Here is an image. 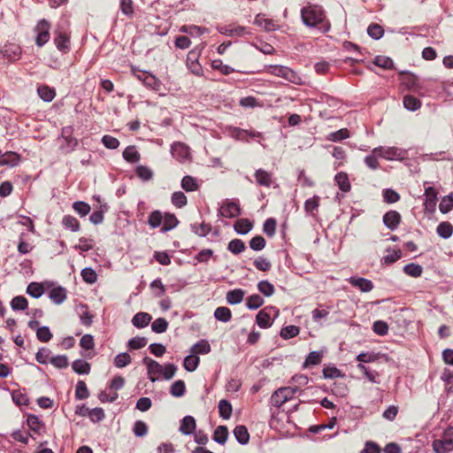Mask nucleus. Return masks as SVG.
<instances>
[{
  "mask_svg": "<svg viewBox=\"0 0 453 453\" xmlns=\"http://www.w3.org/2000/svg\"><path fill=\"white\" fill-rule=\"evenodd\" d=\"M301 17L303 23L308 27H317L322 25L324 31H327L330 25L326 22L324 24L326 14L319 5H309L301 10Z\"/></svg>",
  "mask_w": 453,
  "mask_h": 453,
  "instance_id": "obj_1",
  "label": "nucleus"
},
{
  "mask_svg": "<svg viewBox=\"0 0 453 453\" xmlns=\"http://www.w3.org/2000/svg\"><path fill=\"white\" fill-rule=\"evenodd\" d=\"M432 446L436 453H447L453 450V426H448L442 437L434 440Z\"/></svg>",
  "mask_w": 453,
  "mask_h": 453,
  "instance_id": "obj_2",
  "label": "nucleus"
},
{
  "mask_svg": "<svg viewBox=\"0 0 453 453\" xmlns=\"http://www.w3.org/2000/svg\"><path fill=\"white\" fill-rule=\"evenodd\" d=\"M298 389V387H282L278 388L271 396L272 404L280 408L285 403L293 399Z\"/></svg>",
  "mask_w": 453,
  "mask_h": 453,
  "instance_id": "obj_3",
  "label": "nucleus"
},
{
  "mask_svg": "<svg viewBox=\"0 0 453 453\" xmlns=\"http://www.w3.org/2000/svg\"><path fill=\"white\" fill-rule=\"evenodd\" d=\"M50 28H51L50 22L45 19H42L37 22V24L34 27V32L36 34V36H35L36 46L42 47L50 41Z\"/></svg>",
  "mask_w": 453,
  "mask_h": 453,
  "instance_id": "obj_4",
  "label": "nucleus"
},
{
  "mask_svg": "<svg viewBox=\"0 0 453 453\" xmlns=\"http://www.w3.org/2000/svg\"><path fill=\"white\" fill-rule=\"evenodd\" d=\"M267 69L272 75L281 77L295 84H298L301 80L295 71L284 65H269Z\"/></svg>",
  "mask_w": 453,
  "mask_h": 453,
  "instance_id": "obj_5",
  "label": "nucleus"
},
{
  "mask_svg": "<svg viewBox=\"0 0 453 453\" xmlns=\"http://www.w3.org/2000/svg\"><path fill=\"white\" fill-rule=\"evenodd\" d=\"M54 44L57 49L63 53L69 52L71 49L70 35L64 28L58 27L54 31Z\"/></svg>",
  "mask_w": 453,
  "mask_h": 453,
  "instance_id": "obj_6",
  "label": "nucleus"
},
{
  "mask_svg": "<svg viewBox=\"0 0 453 453\" xmlns=\"http://www.w3.org/2000/svg\"><path fill=\"white\" fill-rule=\"evenodd\" d=\"M372 153L387 160H395L403 158L404 151L396 147H377L372 150Z\"/></svg>",
  "mask_w": 453,
  "mask_h": 453,
  "instance_id": "obj_7",
  "label": "nucleus"
},
{
  "mask_svg": "<svg viewBox=\"0 0 453 453\" xmlns=\"http://www.w3.org/2000/svg\"><path fill=\"white\" fill-rule=\"evenodd\" d=\"M402 221L401 214L394 210L388 211L383 216V223L385 226L394 231L395 230Z\"/></svg>",
  "mask_w": 453,
  "mask_h": 453,
  "instance_id": "obj_8",
  "label": "nucleus"
},
{
  "mask_svg": "<svg viewBox=\"0 0 453 453\" xmlns=\"http://www.w3.org/2000/svg\"><path fill=\"white\" fill-rule=\"evenodd\" d=\"M142 362L147 366L150 380L151 381H155L156 378L154 377V375H161V373L163 372V365L148 357H145Z\"/></svg>",
  "mask_w": 453,
  "mask_h": 453,
  "instance_id": "obj_9",
  "label": "nucleus"
},
{
  "mask_svg": "<svg viewBox=\"0 0 453 453\" xmlns=\"http://www.w3.org/2000/svg\"><path fill=\"white\" fill-rule=\"evenodd\" d=\"M187 66L188 70L196 76L203 75V67L198 62L197 55L195 51H189L187 58Z\"/></svg>",
  "mask_w": 453,
  "mask_h": 453,
  "instance_id": "obj_10",
  "label": "nucleus"
},
{
  "mask_svg": "<svg viewBox=\"0 0 453 453\" xmlns=\"http://www.w3.org/2000/svg\"><path fill=\"white\" fill-rule=\"evenodd\" d=\"M437 194L438 192L433 187H427L425 189V209L427 211L433 212L435 210L436 203H437Z\"/></svg>",
  "mask_w": 453,
  "mask_h": 453,
  "instance_id": "obj_11",
  "label": "nucleus"
},
{
  "mask_svg": "<svg viewBox=\"0 0 453 453\" xmlns=\"http://www.w3.org/2000/svg\"><path fill=\"white\" fill-rule=\"evenodd\" d=\"M256 183L259 186L270 188L273 184V173L262 168L257 169L254 173Z\"/></svg>",
  "mask_w": 453,
  "mask_h": 453,
  "instance_id": "obj_12",
  "label": "nucleus"
},
{
  "mask_svg": "<svg viewBox=\"0 0 453 453\" xmlns=\"http://www.w3.org/2000/svg\"><path fill=\"white\" fill-rule=\"evenodd\" d=\"M220 214L225 218H235L241 214V209L236 203L226 202L221 206Z\"/></svg>",
  "mask_w": 453,
  "mask_h": 453,
  "instance_id": "obj_13",
  "label": "nucleus"
},
{
  "mask_svg": "<svg viewBox=\"0 0 453 453\" xmlns=\"http://www.w3.org/2000/svg\"><path fill=\"white\" fill-rule=\"evenodd\" d=\"M349 282L353 287L358 288L362 292H370L374 287L370 280L361 277H351L349 279Z\"/></svg>",
  "mask_w": 453,
  "mask_h": 453,
  "instance_id": "obj_14",
  "label": "nucleus"
},
{
  "mask_svg": "<svg viewBox=\"0 0 453 453\" xmlns=\"http://www.w3.org/2000/svg\"><path fill=\"white\" fill-rule=\"evenodd\" d=\"M196 428V419L192 416H185L180 422V431L181 434L189 435Z\"/></svg>",
  "mask_w": 453,
  "mask_h": 453,
  "instance_id": "obj_15",
  "label": "nucleus"
},
{
  "mask_svg": "<svg viewBox=\"0 0 453 453\" xmlns=\"http://www.w3.org/2000/svg\"><path fill=\"white\" fill-rule=\"evenodd\" d=\"M151 319L152 317L150 314L147 312H138L133 317L132 323L137 328H143L150 324Z\"/></svg>",
  "mask_w": 453,
  "mask_h": 453,
  "instance_id": "obj_16",
  "label": "nucleus"
},
{
  "mask_svg": "<svg viewBox=\"0 0 453 453\" xmlns=\"http://www.w3.org/2000/svg\"><path fill=\"white\" fill-rule=\"evenodd\" d=\"M49 296L57 304L64 303L67 297L66 289L63 287H57L50 291Z\"/></svg>",
  "mask_w": 453,
  "mask_h": 453,
  "instance_id": "obj_17",
  "label": "nucleus"
},
{
  "mask_svg": "<svg viewBox=\"0 0 453 453\" xmlns=\"http://www.w3.org/2000/svg\"><path fill=\"white\" fill-rule=\"evenodd\" d=\"M268 307L258 311L256 317V322L261 328H268L272 326L271 316L267 311Z\"/></svg>",
  "mask_w": 453,
  "mask_h": 453,
  "instance_id": "obj_18",
  "label": "nucleus"
},
{
  "mask_svg": "<svg viewBox=\"0 0 453 453\" xmlns=\"http://www.w3.org/2000/svg\"><path fill=\"white\" fill-rule=\"evenodd\" d=\"M123 157L129 163H137L141 159V155L135 146H127L123 151Z\"/></svg>",
  "mask_w": 453,
  "mask_h": 453,
  "instance_id": "obj_19",
  "label": "nucleus"
},
{
  "mask_svg": "<svg viewBox=\"0 0 453 453\" xmlns=\"http://www.w3.org/2000/svg\"><path fill=\"white\" fill-rule=\"evenodd\" d=\"M252 227L253 224L248 219H240L234 225V230L241 234H248Z\"/></svg>",
  "mask_w": 453,
  "mask_h": 453,
  "instance_id": "obj_20",
  "label": "nucleus"
},
{
  "mask_svg": "<svg viewBox=\"0 0 453 453\" xmlns=\"http://www.w3.org/2000/svg\"><path fill=\"white\" fill-rule=\"evenodd\" d=\"M37 93L40 98L45 102H51L56 96L55 89L50 88L47 85L39 86L37 88Z\"/></svg>",
  "mask_w": 453,
  "mask_h": 453,
  "instance_id": "obj_21",
  "label": "nucleus"
},
{
  "mask_svg": "<svg viewBox=\"0 0 453 453\" xmlns=\"http://www.w3.org/2000/svg\"><path fill=\"white\" fill-rule=\"evenodd\" d=\"M19 155L16 152H6L0 159V165L16 166L19 162Z\"/></svg>",
  "mask_w": 453,
  "mask_h": 453,
  "instance_id": "obj_22",
  "label": "nucleus"
},
{
  "mask_svg": "<svg viewBox=\"0 0 453 453\" xmlns=\"http://www.w3.org/2000/svg\"><path fill=\"white\" fill-rule=\"evenodd\" d=\"M334 180L342 192H348L350 190L351 186L347 173L343 172L338 173L334 177Z\"/></svg>",
  "mask_w": 453,
  "mask_h": 453,
  "instance_id": "obj_23",
  "label": "nucleus"
},
{
  "mask_svg": "<svg viewBox=\"0 0 453 453\" xmlns=\"http://www.w3.org/2000/svg\"><path fill=\"white\" fill-rule=\"evenodd\" d=\"M234 434L236 440L241 444H246L249 442L250 434L245 426L240 425V426H235V428L234 430Z\"/></svg>",
  "mask_w": 453,
  "mask_h": 453,
  "instance_id": "obj_24",
  "label": "nucleus"
},
{
  "mask_svg": "<svg viewBox=\"0 0 453 453\" xmlns=\"http://www.w3.org/2000/svg\"><path fill=\"white\" fill-rule=\"evenodd\" d=\"M27 424L34 433L41 434L42 429L43 428V423L37 416L33 414L28 415Z\"/></svg>",
  "mask_w": 453,
  "mask_h": 453,
  "instance_id": "obj_25",
  "label": "nucleus"
},
{
  "mask_svg": "<svg viewBox=\"0 0 453 453\" xmlns=\"http://www.w3.org/2000/svg\"><path fill=\"white\" fill-rule=\"evenodd\" d=\"M228 438V430L226 426H219L213 434V440L219 443L225 444Z\"/></svg>",
  "mask_w": 453,
  "mask_h": 453,
  "instance_id": "obj_26",
  "label": "nucleus"
},
{
  "mask_svg": "<svg viewBox=\"0 0 453 453\" xmlns=\"http://www.w3.org/2000/svg\"><path fill=\"white\" fill-rule=\"evenodd\" d=\"M181 188L187 192H191L197 190L199 185L194 177L187 175L181 180Z\"/></svg>",
  "mask_w": 453,
  "mask_h": 453,
  "instance_id": "obj_27",
  "label": "nucleus"
},
{
  "mask_svg": "<svg viewBox=\"0 0 453 453\" xmlns=\"http://www.w3.org/2000/svg\"><path fill=\"white\" fill-rule=\"evenodd\" d=\"M244 291L242 289H234L226 294V301L230 304L240 303L244 297Z\"/></svg>",
  "mask_w": 453,
  "mask_h": 453,
  "instance_id": "obj_28",
  "label": "nucleus"
},
{
  "mask_svg": "<svg viewBox=\"0 0 453 453\" xmlns=\"http://www.w3.org/2000/svg\"><path fill=\"white\" fill-rule=\"evenodd\" d=\"M403 106L410 111H416L421 107V102L417 97L407 95L403 100Z\"/></svg>",
  "mask_w": 453,
  "mask_h": 453,
  "instance_id": "obj_29",
  "label": "nucleus"
},
{
  "mask_svg": "<svg viewBox=\"0 0 453 453\" xmlns=\"http://www.w3.org/2000/svg\"><path fill=\"white\" fill-rule=\"evenodd\" d=\"M191 230L198 236H206L211 231V226L206 223H194L191 225Z\"/></svg>",
  "mask_w": 453,
  "mask_h": 453,
  "instance_id": "obj_30",
  "label": "nucleus"
},
{
  "mask_svg": "<svg viewBox=\"0 0 453 453\" xmlns=\"http://www.w3.org/2000/svg\"><path fill=\"white\" fill-rule=\"evenodd\" d=\"M232 405L227 400L222 399L219 401V412L221 418H223L224 419L230 418L232 415Z\"/></svg>",
  "mask_w": 453,
  "mask_h": 453,
  "instance_id": "obj_31",
  "label": "nucleus"
},
{
  "mask_svg": "<svg viewBox=\"0 0 453 453\" xmlns=\"http://www.w3.org/2000/svg\"><path fill=\"white\" fill-rule=\"evenodd\" d=\"M246 249L245 243L241 239H234L229 242L227 250L234 255L243 252Z\"/></svg>",
  "mask_w": 453,
  "mask_h": 453,
  "instance_id": "obj_32",
  "label": "nucleus"
},
{
  "mask_svg": "<svg viewBox=\"0 0 453 453\" xmlns=\"http://www.w3.org/2000/svg\"><path fill=\"white\" fill-rule=\"evenodd\" d=\"M186 392V385L182 380H178L173 383L170 388V394L174 397H180Z\"/></svg>",
  "mask_w": 453,
  "mask_h": 453,
  "instance_id": "obj_33",
  "label": "nucleus"
},
{
  "mask_svg": "<svg viewBox=\"0 0 453 453\" xmlns=\"http://www.w3.org/2000/svg\"><path fill=\"white\" fill-rule=\"evenodd\" d=\"M214 316L219 321L227 322L232 318V312L229 308L220 306L215 310Z\"/></svg>",
  "mask_w": 453,
  "mask_h": 453,
  "instance_id": "obj_34",
  "label": "nucleus"
},
{
  "mask_svg": "<svg viewBox=\"0 0 453 453\" xmlns=\"http://www.w3.org/2000/svg\"><path fill=\"white\" fill-rule=\"evenodd\" d=\"M436 232L442 238H449L453 234V226L449 222H441L438 225Z\"/></svg>",
  "mask_w": 453,
  "mask_h": 453,
  "instance_id": "obj_35",
  "label": "nucleus"
},
{
  "mask_svg": "<svg viewBox=\"0 0 453 453\" xmlns=\"http://www.w3.org/2000/svg\"><path fill=\"white\" fill-rule=\"evenodd\" d=\"M179 223V220L173 214L166 213L164 218V225L161 228L162 232H167L173 229Z\"/></svg>",
  "mask_w": 453,
  "mask_h": 453,
  "instance_id": "obj_36",
  "label": "nucleus"
},
{
  "mask_svg": "<svg viewBox=\"0 0 453 453\" xmlns=\"http://www.w3.org/2000/svg\"><path fill=\"white\" fill-rule=\"evenodd\" d=\"M220 32L229 36L238 37L243 36L247 34L246 27L241 26L225 27L224 30L221 29Z\"/></svg>",
  "mask_w": 453,
  "mask_h": 453,
  "instance_id": "obj_37",
  "label": "nucleus"
},
{
  "mask_svg": "<svg viewBox=\"0 0 453 453\" xmlns=\"http://www.w3.org/2000/svg\"><path fill=\"white\" fill-rule=\"evenodd\" d=\"M200 359L196 355H189L185 357L183 366L187 371L194 372L197 368Z\"/></svg>",
  "mask_w": 453,
  "mask_h": 453,
  "instance_id": "obj_38",
  "label": "nucleus"
},
{
  "mask_svg": "<svg viewBox=\"0 0 453 453\" xmlns=\"http://www.w3.org/2000/svg\"><path fill=\"white\" fill-rule=\"evenodd\" d=\"M349 137V132L347 128H342L338 131L332 132L326 136V140L331 142H341Z\"/></svg>",
  "mask_w": 453,
  "mask_h": 453,
  "instance_id": "obj_39",
  "label": "nucleus"
},
{
  "mask_svg": "<svg viewBox=\"0 0 453 453\" xmlns=\"http://www.w3.org/2000/svg\"><path fill=\"white\" fill-rule=\"evenodd\" d=\"M211 351V345L206 340H201L192 347V352L197 354H208Z\"/></svg>",
  "mask_w": 453,
  "mask_h": 453,
  "instance_id": "obj_40",
  "label": "nucleus"
},
{
  "mask_svg": "<svg viewBox=\"0 0 453 453\" xmlns=\"http://www.w3.org/2000/svg\"><path fill=\"white\" fill-rule=\"evenodd\" d=\"M28 302L23 296H18L12 298L11 302L12 309L14 311H24L27 308Z\"/></svg>",
  "mask_w": 453,
  "mask_h": 453,
  "instance_id": "obj_41",
  "label": "nucleus"
},
{
  "mask_svg": "<svg viewBox=\"0 0 453 453\" xmlns=\"http://www.w3.org/2000/svg\"><path fill=\"white\" fill-rule=\"evenodd\" d=\"M163 221V215L160 211H153L148 218V224L151 228L158 227Z\"/></svg>",
  "mask_w": 453,
  "mask_h": 453,
  "instance_id": "obj_42",
  "label": "nucleus"
},
{
  "mask_svg": "<svg viewBox=\"0 0 453 453\" xmlns=\"http://www.w3.org/2000/svg\"><path fill=\"white\" fill-rule=\"evenodd\" d=\"M72 367L73 371L79 374H88L90 371V365L81 359L75 360Z\"/></svg>",
  "mask_w": 453,
  "mask_h": 453,
  "instance_id": "obj_43",
  "label": "nucleus"
},
{
  "mask_svg": "<svg viewBox=\"0 0 453 453\" xmlns=\"http://www.w3.org/2000/svg\"><path fill=\"white\" fill-rule=\"evenodd\" d=\"M43 287L41 283L31 282L27 288V293L35 298H39L43 294Z\"/></svg>",
  "mask_w": 453,
  "mask_h": 453,
  "instance_id": "obj_44",
  "label": "nucleus"
},
{
  "mask_svg": "<svg viewBox=\"0 0 453 453\" xmlns=\"http://www.w3.org/2000/svg\"><path fill=\"white\" fill-rule=\"evenodd\" d=\"M168 328V322L164 318L155 319L151 324V329L157 334L165 333Z\"/></svg>",
  "mask_w": 453,
  "mask_h": 453,
  "instance_id": "obj_45",
  "label": "nucleus"
},
{
  "mask_svg": "<svg viewBox=\"0 0 453 453\" xmlns=\"http://www.w3.org/2000/svg\"><path fill=\"white\" fill-rule=\"evenodd\" d=\"M264 304V299L257 294L250 296L247 298L246 305L250 310H256Z\"/></svg>",
  "mask_w": 453,
  "mask_h": 453,
  "instance_id": "obj_46",
  "label": "nucleus"
},
{
  "mask_svg": "<svg viewBox=\"0 0 453 453\" xmlns=\"http://www.w3.org/2000/svg\"><path fill=\"white\" fill-rule=\"evenodd\" d=\"M131 356L128 353L124 352L117 355L114 358L113 363L116 367L123 368L128 365L131 363Z\"/></svg>",
  "mask_w": 453,
  "mask_h": 453,
  "instance_id": "obj_47",
  "label": "nucleus"
},
{
  "mask_svg": "<svg viewBox=\"0 0 453 453\" xmlns=\"http://www.w3.org/2000/svg\"><path fill=\"white\" fill-rule=\"evenodd\" d=\"M257 289L260 293L265 295V296H271L274 294L275 288L274 286L270 283L268 280H261L257 284Z\"/></svg>",
  "mask_w": 453,
  "mask_h": 453,
  "instance_id": "obj_48",
  "label": "nucleus"
},
{
  "mask_svg": "<svg viewBox=\"0 0 453 453\" xmlns=\"http://www.w3.org/2000/svg\"><path fill=\"white\" fill-rule=\"evenodd\" d=\"M62 224L65 226V227L69 228L73 232H76L80 229V223L78 219L71 215L64 216Z\"/></svg>",
  "mask_w": 453,
  "mask_h": 453,
  "instance_id": "obj_49",
  "label": "nucleus"
},
{
  "mask_svg": "<svg viewBox=\"0 0 453 453\" xmlns=\"http://www.w3.org/2000/svg\"><path fill=\"white\" fill-rule=\"evenodd\" d=\"M136 175L142 180L148 181L153 177V171L148 166L139 165L135 169Z\"/></svg>",
  "mask_w": 453,
  "mask_h": 453,
  "instance_id": "obj_50",
  "label": "nucleus"
},
{
  "mask_svg": "<svg viewBox=\"0 0 453 453\" xmlns=\"http://www.w3.org/2000/svg\"><path fill=\"white\" fill-rule=\"evenodd\" d=\"M404 82L406 87L412 92H418L421 88L418 77L413 74H407Z\"/></svg>",
  "mask_w": 453,
  "mask_h": 453,
  "instance_id": "obj_51",
  "label": "nucleus"
},
{
  "mask_svg": "<svg viewBox=\"0 0 453 453\" xmlns=\"http://www.w3.org/2000/svg\"><path fill=\"white\" fill-rule=\"evenodd\" d=\"M300 332V329L296 326H287L280 330V335L283 339H290L296 336Z\"/></svg>",
  "mask_w": 453,
  "mask_h": 453,
  "instance_id": "obj_52",
  "label": "nucleus"
},
{
  "mask_svg": "<svg viewBox=\"0 0 453 453\" xmlns=\"http://www.w3.org/2000/svg\"><path fill=\"white\" fill-rule=\"evenodd\" d=\"M89 395L86 383L83 380H79L76 385L75 397L79 400L87 399Z\"/></svg>",
  "mask_w": 453,
  "mask_h": 453,
  "instance_id": "obj_53",
  "label": "nucleus"
},
{
  "mask_svg": "<svg viewBox=\"0 0 453 453\" xmlns=\"http://www.w3.org/2000/svg\"><path fill=\"white\" fill-rule=\"evenodd\" d=\"M143 84L156 91L159 90L161 87L160 81L150 73H148V75L143 78Z\"/></svg>",
  "mask_w": 453,
  "mask_h": 453,
  "instance_id": "obj_54",
  "label": "nucleus"
},
{
  "mask_svg": "<svg viewBox=\"0 0 453 453\" xmlns=\"http://www.w3.org/2000/svg\"><path fill=\"white\" fill-rule=\"evenodd\" d=\"M171 200H172L173 204L178 208L184 207L188 202L187 196L181 191H177V192L173 193Z\"/></svg>",
  "mask_w": 453,
  "mask_h": 453,
  "instance_id": "obj_55",
  "label": "nucleus"
},
{
  "mask_svg": "<svg viewBox=\"0 0 453 453\" xmlns=\"http://www.w3.org/2000/svg\"><path fill=\"white\" fill-rule=\"evenodd\" d=\"M403 272L411 277H419L422 274L423 269L419 265L411 263L403 267Z\"/></svg>",
  "mask_w": 453,
  "mask_h": 453,
  "instance_id": "obj_56",
  "label": "nucleus"
},
{
  "mask_svg": "<svg viewBox=\"0 0 453 453\" xmlns=\"http://www.w3.org/2000/svg\"><path fill=\"white\" fill-rule=\"evenodd\" d=\"M81 312L80 313V319L82 325L86 326H91L94 316L88 311V307L86 304L81 305Z\"/></svg>",
  "mask_w": 453,
  "mask_h": 453,
  "instance_id": "obj_57",
  "label": "nucleus"
},
{
  "mask_svg": "<svg viewBox=\"0 0 453 453\" xmlns=\"http://www.w3.org/2000/svg\"><path fill=\"white\" fill-rule=\"evenodd\" d=\"M453 207V196L451 193L449 196H444L440 204L439 209L441 213H448L452 210Z\"/></svg>",
  "mask_w": 453,
  "mask_h": 453,
  "instance_id": "obj_58",
  "label": "nucleus"
},
{
  "mask_svg": "<svg viewBox=\"0 0 453 453\" xmlns=\"http://www.w3.org/2000/svg\"><path fill=\"white\" fill-rule=\"evenodd\" d=\"M211 67L215 70H219L221 73L225 75H228L234 72V69L227 65H224L223 62L219 59L213 60L211 63Z\"/></svg>",
  "mask_w": 453,
  "mask_h": 453,
  "instance_id": "obj_59",
  "label": "nucleus"
},
{
  "mask_svg": "<svg viewBox=\"0 0 453 453\" xmlns=\"http://www.w3.org/2000/svg\"><path fill=\"white\" fill-rule=\"evenodd\" d=\"M36 336L42 342H48L52 338V334L48 326H41L36 330Z\"/></svg>",
  "mask_w": 453,
  "mask_h": 453,
  "instance_id": "obj_60",
  "label": "nucleus"
},
{
  "mask_svg": "<svg viewBox=\"0 0 453 453\" xmlns=\"http://www.w3.org/2000/svg\"><path fill=\"white\" fill-rule=\"evenodd\" d=\"M81 277L85 282L89 284L95 283L97 280V274L89 267L84 268L81 271Z\"/></svg>",
  "mask_w": 453,
  "mask_h": 453,
  "instance_id": "obj_61",
  "label": "nucleus"
},
{
  "mask_svg": "<svg viewBox=\"0 0 453 453\" xmlns=\"http://www.w3.org/2000/svg\"><path fill=\"white\" fill-rule=\"evenodd\" d=\"M265 240L261 235H257L250 241V247L253 250L259 251L265 247Z\"/></svg>",
  "mask_w": 453,
  "mask_h": 453,
  "instance_id": "obj_62",
  "label": "nucleus"
},
{
  "mask_svg": "<svg viewBox=\"0 0 453 453\" xmlns=\"http://www.w3.org/2000/svg\"><path fill=\"white\" fill-rule=\"evenodd\" d=\"M73 210L81 217L88 215L90 211V206L85 202L78 201L73 204Z\"/></svg>",
  "mask_w": 453,
  "mask_h": 453,
  "instance_id": "obj_63",
  "label": "nucleus"
},
{
  "mask_svg": "<svg viewBox=\"0 0 453 453\" xmlns=\"http://www.w3.org/2000/svg\"><path fill=\"white\" fill-rule=\"evenodd\" d=\"M276 220L273 218L267 219L263 226L265 234L270 237L273 236L276 230Z\"/></svg>",
  "mask_w": 453,
  "mask_h": 453,
  "instance_id": "obj_64",
  "label": "nucleus"
}]
</instances>
